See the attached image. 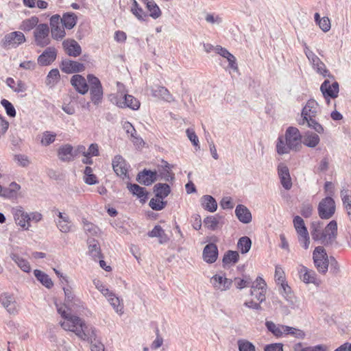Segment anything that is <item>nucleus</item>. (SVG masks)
I'll return each instance as SVG.
<instances>
[{"label": "nucleus", "mask_w": 351, "mask_h": 351, "mask_svg": "<svg viewBox=\"0 0 351 351\" xmlns=\"http://www.w3.org/2000/svg\"><path fill=\"white\" fill-rule=\"evenodd\" d=\"M63 291L66 303L62 305L56 303L58 313L64 319L60 322L62 328L74 332L81 340H93L95 337V328L73 314L82 311V302L73 294L71 287H63Z\"/></svg>", "instance_id": "f257e3e1"}, {"label": "nucleus", "mask_w": 351, "mask_h": 351, "mask_svg": "<svg viewBox=\"0 0 351 351\" xmlns=\"http://www.w3.org/2000/svg\"><path fill=\"white\" fill-rule=\"evenodd\" d=\"M285 141L279 136L276 144L278 154H288L291 150L298 151L302 147V137L297 128L289 127L285 132Z\"/></svg>", "instance_id": "f03ea898"}, {"label": "nucleus", "mask_w": 351, "mask_h": 351, "mask_svg": "<svg viewBox=\"0 0 351 351\" xmlns=\"http://www.w3.org/2000/svg\"><path fill=\"white\" fill-rule=\"evenodd\" d=\"M319 112V107L317 102L314 99H309L302 109V120L300 124L304 125L306 123L308 128L313 129L317 133H324V128L316 121Z\"/></svg>", "instance_id": "7ed1b4c3"}, {"label": "nucleus", "mask_w": 351, "mask_h": 351, "mask_svg": "<svg viewBox=\"0 0 351 351\" xmlns=\"http://www.w3.org/2000/svg\"><path fill=\"white\" fill-rule=\"evenodd\" d=\"M293 223L299 243L305 250H307L310 245V237L303 219L300 216H295Z\"/></svg>", "instance_id": "20e7f679"}, {"label": "nucleus", "mask_w": 351, "mask_h": 351, "mask_svg": "<svg viewBox=\"0 0 351 351\" xmlns=\"http://www.w3.org/2000/svg\"><path fill=\"white\" fill-rule=\"evenodd\" d=\"M87 80L90 84V95L92 102L97 105L101 102L103 99V88L98 77L92 74L87 75Z\"/></svg>", "instance_id": "39448f33"}, {"label": "nucleus", "mask_w": 351, "mask_h": 351, "mask_svg": "<svg viewBox=\"0 0 351 351\" xmlns=\"http://www.w3.org/2000/svg\"><path fill=\"white\" fill-rule=\"evenodd\" d=\"M313 258L317 271L326 274L328 268L329 259L325 249L322 246L316 247L313 253Z\"/></svg>", "instance_id": "423d86ee"}, {"label": "nucleus", "mask_w": 351, "mask_h": 351, "mask_svg": "<svg viewBox=\"0 0 351 351\" xmlns=\"http://www.w3.org/2000/svg\"><path fill=\"white\" fill-rule=\"evenodd\" d=\"M26 40L24 34L21 32H12L5 35L1 42V45L4 49L16 48L24 43Z\"/></svg>", "instance_id": "0eeeda50"}, {"label": "nucleus", "mask_w": 351, "mask_h": 351, "mask_svg": "<svg viewBox=\"0 0 351 351\" xmlns=\"http://www.w3.org/2000/svg\"><path fill=\"white\" fill-rule=\"evenodd\" d=\"M317 210L321 219H330L335 212V203L334 199L330 197L324 198L319 202Z\"/></svg>", "instance_id": "6e6552de"}, {"label": "nucleus", "mask_w": 351, "mask_h": 351, "mask_svg": "<svg viewBox=\"0 0 351 351\" xmlns=\"http://www.w3.org/2000/svg\"><path fill=\"white\" fill-rule=\"evenodd\" d=\"M49 29L47 24L40 23L34 31L35 43L38 46L45 47L50 43Z\"/></svg>", "instance_id": "1a4fd4ad"}, {"label": "nucleus", "mask_w": 351, "mask_h": 351, "mask_svg": "<svg viewBox=\"0 0 351 351\" xmlns=\"http://www.w3.org/2000/svg\"><path fill=\"white\" fill-rule=\"evenodd\" d=\"M320 90L328 104H329L330 98L335 99L339 95V84L336 81L331 82L329 80H326L322 84Z\"/></svg>", "instance_id": "9d476101"}, {"label": "nucleus", "mask_w": 351, "mask_h": 351, "mask_svg": "<svg viewBox=\"0 0 351 351\" xmlns=\"http://www.w3.org/2000/svg\"><path fill=\"white\" fill-rule=\"evenodd\" d=\"M51 36L55 40H62L66 35L65 27L60 22V16L54 14L50 18Z\"/></svg>", "instance_id": "9b49d317"}, {"label": "nucleus", "mask_w": 351, "mask_h": 351, "mask_svg": "<svg viewBox=\"0 0 351 351\" xmlns=\"http://www.w3.org/2000/svg\"><path fill=\"white\" fill-rule=\"evenodd\" d=\"M12 213L16 223L23 230H27L30 227L29 214L21 206L13 208Z\"/></svg>", "instance_id": "f8f14e48"}, {"label": "nucleus", "mask_w": 351, "mask_h": 351, "mask_svg": "<svg viewBox=\"0 0 351 351\" xmlns=\"http://www.w3.org/2000/svg\"><path fill=\"white\" fill-rule=\"evenodd\" d=\"M101 293L108 298L110 305L113 307L114 311L120 315L123 313V304L121 300L117 297L114 293L109 291L108 288L105 287H97Z\"/></svg>", "instance_id": "ddd939ff"}, {"label": "nucleus", "mask_w": 351, "mask_h": 351, "mask_svg": "<svg viewBox=\"0 0 351 351\" xmlns=\"http://www.w3.org/2000/svg\"><path fill=\"white\" fill-rule=\"evenodd\" d=\"M116 105L121 108H129L136 110L140 108V101L131 95H125L123 97H115Z\"/></svg>", "instance_id": "4468645a"}, {"label": "nucleus", "mask_w": 351, "mask_h": 351, "mask_svg": "<svg viewBox=\"0 0 351 351\" xmlns=\"http://www.w3.org/2000/svg\"><path fill=\"white\" fill-rule=\"evenodd\" d=\"M265 326L268 331L270 332L276 338H283L287 337L289 326L276 324L271 321H266Z\"/></svg>", "instance_id": "2eb2a0df"}, {"label": "nucleus", "mask_w": 351, "mask_h": 351, "mask_svg": "<svg viewBox=\"0 0 351 351\" xmlns=\"http://www.w3.org/2000/svg\"><path fill=\"white\" fill-rule=\"evenodd\" d=\"M112 168L117 176L123 178L127 177L128 167L122 156L119 155L114 156L112 160Z\"/></svg>", "instance_id": "dca6fc26"}, {"label": "nucleus", "mask_w": 351, "mask_h": 351, "mask_svg": "<svg viewBox=\"0 0 351 351\" xmlns=\"http://www.w3.org/2000/svg\"><path fill=\"white\" fill-rule=\"evenodd\" d=\"M0 302L10 314L16 313L17 304L14 296L12 294L4 293L0 295Z\"/></svg>", "instance_id": "f3484780"}, {"label": "nucleus", "mask_w": 351, "mask_h": 351, "mask_svg": "<svg viewBox=\"0 0 351 351\" xmlns=\"http://www.w3.org/2000/svg\"><path fill=\"white\" fill-rule=\"evenodd\" d=\"M60 69L65 73H73L84 71L85 66L79 62L66 60L62 62Z\"/></svg>", "instance_id": "a211bd4d"}, {"label": "nucleus", "mask_w": 351, "mask_h": 351, "mask_svg": "<svg viewBox=\"0 0 351 351\" xmlns=\"http://www.w3.org/2000/svg\"><path fill=\"white\" fill-rule=\"evenodd\" d=\"M71 84L77 92L84 95L88 91V85L86 79L81 75L76 74L72 76Z\"/></svg>", "instance_id": "6ab92c4d"}, {"label": "nucleus", "mask_w": 351, "mask_h": 351, "mask_svg": "<svg viewBox=\"0 0 351 351\" xmlns=\"http://www.w3.org/2000/svg\"><path fill=\"white\" fill-rule=\"evenodd\" d=\"M57 51L54 47L47 48L38 58V63L40 66H47L56 58Z\"/></svg>", "instance_id": "aec40b11"}, {"label": "nucleus", "mask_w": 351, "mask_h": 351, "mask_svg": "<svg viewBox=\"0 0 351 351\" xmlns=\"http://www.w3.org/2000/svg\"><path fill=\"white\" fill-rule=\"evenodd\" d=\"M203 259L208 263H215L218 258V247L214 243L206 245L202 253Z\"/></svg>", "instance_id": "412c9836"}, {"label": "nucleus", "mask_w": 351, "mask_h": 351, "mask_svg": "<svg viewBox=\"0 0 351 351\" xmlns=\"http://www.w3.org/2000/svg\"><path fill=\"white\" fill-rule=\"evenodd\" d=\"M278 173L282 186L287 190L290 189L292 186V182L288 167L280 163L278 167Z\"/></svg>", "instance_id": "4be33fe9"}, {"label": "nucleus", "mask_w": 351, "mask_h": 351, "mask_svg": "<svg viewBox=\"0 0 351 351\" xmlns=\"http://www.w3.org/2000/svg\"><path fill=\"white\" fill-rule=\"evenodd\" d=\"M307 58L311 62L313 68L317 70V73L324 77L329 76V71L327 70L326 65L320 60V59L315 55L312 51L306 53Z\"/></svg>", "instance_id": "5701e85b"}, {"label": "nucleus", "mask_w": 351, "mask_h": 351, "mask_svg": "<svg viewBox=\"0 0 351 351\" xmlns=\"http://www.w3.org/2000/svg\"><path fill=\"white\" fill-rule=\"evenodd\" d=\"M62 46L66 53L73 57H77L82 52L80 45L73 39H67L63 41Z\"/></svg>", "instance_id": "b1692460"}, {"label": "nucleus", "mask_w": 351, "mask_h": 351, "mask_svg": "<svg viewBox=\"0 0 351 351\" xmlns=\"http://www.w3.org/2000/svg\"><path fill=\"white\" fill-rule=\"evenodd\" d=\"M337 234V221L332 220L324 229L322 243L330 242L336 238Z\"/></svg>", "instance_id": "393cba45"}, {"label": "nucleus", "mask_w": 351, "mask_h": 351, "mask_svg": "<svg viewBox=\"0 0 351 351\" xmlns=\"http://www.w3.org/2000/svg\"><path fill=\"white\" fill-rule=\"evenodd\" d=\"M58 219L57 221V227L62 232H69L72 228V223L67 214L58 212Z\"/></svg>", "instance_id": "a878e982"}, {"label": "nucleus", "mask_w": 351, "mask_h": 351, "mask_svg": "<svg viewBox=\"0 0 351 351\" xmlns=\"http://www.w3.org/2000/svg\"><path fill=\"white\" fill-rule=\"evenodd\" d=\"M324 223L320 221L311 222L310 226L311 234L314 241H319L322 243L324 235Z\"/></svg>", "instance_id": "bb28decb"}, {"label": "nucleus", "mask_w": 351, "mask_h": 351, "mask_svg": "<svg viewBox=\"0 0 351 351\" xmlns=\"http://www.w3.org/2000/svg\"><path fill=\"white\" fill-rule=\"evenodd\" d=\"M157 173L156 171L150 170H144L139 173L138 175L137 180L143 184L151 185L156 180Z\"/></svg>", "instance_id": "cd10ccee"}, {"label": "nucleus", "mask_w": 351, "mask_h": 351, "mask_svg": "<svg viewBox=\"0 0 351 351\" xmlns=\"http://www.w3.org/2000/svg\"><path fill=\"white\" fill-rule=\"evenodd\" d=\"M58 156L62 161H71L74 158L73 148L66 144L61 146L58 150Z\"/></svg>", "instance_id": "c85d7f7f"}, {"label": "nucleus", "mask_w": 351, "mask_h": 351, "mask_svg": "<svg viewBox=\"0 0 351 351\" xmlns=\"http://www.w3.org/2000/svg\"><path fill=\"white\" fill-rule=\"evenodd\" d=\"M235 214L239 220L243 223H248L252 221L250 211L243 205L240 204L236 207Z\"/></svg>", "instance_id": "c756f323"}, {"label": "nucleus", "mask_w": 351, "mask_h": 351, "mask_svg": "<svg viewBox=\"0 0 351 351\" xmlns=\"http://www.w3.org/2000/svg\"><path fill=\"white\" fill-rule=\"evenodd\" d=\"M77 15L72 12L64 13L63 14L62 17H60V22L67 29H71L73 28L77 23Z\"/></svg>", "instance_id": "7c9ffc66"}, {"label": "nucleus", "mask_w": 351, "mask_h": 351, "mask_svg": "<svg viewBox=\"0 0 351 351\" xmlns=\"http://www.w3.org/2000/svg\"><path fill=\"white\" fill-rule=\"evenodd\" d=\"M300 277L304 283H316V275L315 271L309 270L306 267H303L300 269Z\"/></svg>", "instance_id": "2f4dec72"}, {"label": "nucleus", "mask_w": 351, "mask_h": 351, "mask_svg": "<svg viewBox=\"0 0 351 351\" xmlns=\"http://www.w3.org/2000/svg\"><path fill=\"white\" fill-rule=\"evenodd\" d=\"M239 260V254L237 251L228 250L223 257V266H230L236 264Z\"/></svg>", "instance_id": "473e14b6"}, {"label": "nucleus", "mask_w": 351, "mask_h": 351, "mask_svg": "<svg viewBox=\"0 0 351 351\" xmlns=\"http://www.w3.org/2000/svg\"><path fill=\"white\" fill-rule=\"evenodd\" d=\"M38 21V18L36 16H33L29 19L23 20L20 25L19 28L24 32H29L36 27Z\"/></svg>", "instance_id": "72a5a7b5"}, {"label": "nucleus", "mask_w": 351, "mask_h": 351, "mask_svg": "<svg viewBox=\"0 0 351 351\" xmlns=\"http://www.w3.org/2000/svg\"><path fill=\"white\" fill-rule=\"evenodd\" d=\"M21 189V186L15 182H12L10 184L9 186L3 190V193H2V196L8 197V198H14L16 197L19 195V191Z\"/></svg>", "instance_id": "f704fd0d"}, {"label": "nucleus", "mask_w": 351, "mask_h": 351, "mask_svg": "<svg viewBox=\"0 0 351 351\" xmlns=\"http://www.w3.org/2000/svg\"><path fill=\"white\" fill-rule=\"evenodd\" d=\"M145 3L151 17L156 19L161 16L162 12L154 0H146Z\"/></svg>", "instance_id": "c9c22d12"}, {"label": "nucleus", "mask_w": 351, "mask_h": 351, "mask_svg": "<svg viewBox=\"0 0 351 351\" xmlns=\"http://www.w3.org/2000/svg\"><path fill=\"white\" fill-rule=\"evenodd\" d=\"M152 95L167 101H171L173 99L172 95L165 86H158L156 89L153 90Z\"/></svg>", "instance_id": "e433bc0d"}, {"label": "nucleus", "mask_w": 351, "mask_h": 351, "mask_svg": "<svg viewBox=\"0 0 351 351\" xmlns=\"http://www.w3.org/2000/svg\"><path fill=\"white\" fill-rule=\"evenodd\" d=\"M202 205L205 210L212 213L215 212L217 208V202L210 195H204L202 197Z\"/></svg>", "instance_id": "4c0bfd02"}, {"label": "nucleus", "mask_w": 351, "mask_h": 351, "mask_svg": "<svg viewBox=\"0 0 351 351\" xmlns=\"http://www.w3.org/2000/svg\"><path fill=\"white\" fill-rule=\"evenodd\" d=\"M88 253L94 258H101L103 257L98 241L94 239L88 241Z\"/></svg>", "instance_id": "58836bf2"}, {"label": "nucleus", "mask_w": 351, "mask_h": 351, "mask_svg": "<svg viewBox=\"0 0 351 351\" xmlns=\"http://www.w3.org/2000/svg\"><path fill=\"white\" fill-rule=\"evenodd\" d=\"M319 137L316 134L308 133L306 134L302 140L304 145L309 147H315L319 143Z\"/></svg>", "instance_id": "ea45409f"}, {"label": "nucleus", "mask_w": 351, "mask_h": 351, "mask_svg": "<svg viewBox=\"0 0 351 351\" xmlns=\"http://www.w3.org/2000/svg\"><path fill=\"white\" fill-rule=\"evenodd\" d=\"M12 258L23 271L29 272L30 271V265L26 259L16 254H12Z\"/></svg>", "instance_id": "a19ab883"}, {"label": "nucleus", "mask_w": 351, "mask_h": 351, "mask_svg": "<svg viewBox=\"0 0 351 351\" xmlns=\"http://www.w3.org/2000/svg\"><path fill=\"white\" fill-rule=\"evenodd\" d=\"M252 246L251 239L247 237H243L240 238L237 243V248L242 254L248 252Z\"/></svg>", "instance_id": "79ce46f5"}, {"label": "nucleus", "mask_w": 351, "mask_h": 351, "mask_svg": "<svg viewBox=\"0 0 351 351\" xmlns=\"http://www.w3.org/2000/svg\"><path fill=\"white\" fill-rule=\"evenodd\" d=\"M156 195L161 199L165 198L170 193V186L167 184H157L155 185Z\"/></svg>", "instance_id": "37998d69"}, {"label": "nucleus", "mask_w": 351, "mask_h": 351, "mask_svg": "<svg viewBox=\"0 0 351 351\" xmlns=\"http://www.w3.org/2000/svg\"><path fill=\"white\" fill-rule=\"evenodd\" d=\"M221 219V217L219 216L207 217L204 219V223L207 228L215 230L218 228Z\"/></svg>", "instance_id": "c03bdc74"}, {"label": "nucleus", "mask_w": 351, "mask_h": 351, "mask_svg": "<svg viewBox=\"0 0 351 351\" xmlns=\"http://www.w3.org/2000/svg\"><path fill=\"white\" fill-rule=\"evenodd\" d=\"M150 237H158L160 239V242L162 243L167 240V237L160 226H156L150 232L148 233Z\"/></svg>", "instance_id": "a18cd8bd"}, {"label": "nucleus", "mask_w": 351, "mask_h": 351, "mask_svg": "<svg viewBox=\"0 0 351 351\" xmlns=\"http://www.w3.org/2000/svg\"><path fill=\"white\" fill-rule=\"evenodd\" d=\"M274 279L277 285H287L285 273L280 266H276Z\"/></svg>", "instance_id": "49530a36"}, {"label": "nucleus", "mask_w": 351, "mask_h": 351, "mask_svg": "<svg viewBox=\"0 0 351 351\" xmlns=\"http://www.w3.org/2000/svg\"><path fill=\"white\" fill-rule=\"evenodd\" d=\"M132 5L131 7L132 13L138 19L144 20L147 17V14L143 11V8L139 5L136 0H132Z\"/></svg>", "instance_id": "de8ad7c7"}, {"label": "nucleus", "mask_w": 351, "mask_h": 351, "mask_svg": "<svg viewBox=\"0 0 351 351\" xmlns=\"http://www.w3.org/2000/svg\"><path fill=\"white\" fill-rule=\"evenodd\" d=\"M128 189L131 193L134 195H136L138 197L145 199L147 197V193L144 188L141 187L138 184H130L128 186Z\"/></svg>", "instance_id": "09e8293b"}, {"label": "nucleus", "mask_w": 351, "mask_h": 351, "mask_svg": "<svg viewBox=\"0 0 351 351\" xmlns=\"http://www.w3.org/2000/svg\"><path fill=\"white\" fill-rule=\"evenodd\" d=\"M250 293L254 296L259 302H262L265 300V287H251Z\"/></svg>", "instance_id": "8fccbe9b"}, {"label": "nucleus", "mask_w": 351, "mask_h": 351, "mask_svg": "<svg viewBox=\"0 0 351 351\" xmlns=\"http://www.w3.org/2000/svg\"><path fill=\"white\" fill-rule=\"evenodd\" d=\"M84 180L85 183L89 185L95 184L98 182L97 176L93 173V169L90 167H86L84 170Z\"/></svg>", "instance_id": "3c124183"}, {"label": "nucleus", "mask_w": 351, "mask_h": 351, "mask_svg": "<svg viewBox=\"0 0 351 351\" xmlns=\"http://www.w3.org/2000/svg\"><path fill=\"white\" fill-rule=\"evenodd\" d=\"M35 277L43 285H52V281L47 274L39 269H35L34 271Z\"/></svg>", "instance_id": "603ef678"}, {"label": "nucleus", "mask_w": 351, "mask_h": 351, "mask_svg": "<svg viewBox=\"0 0 351 351\" xmlns=\"http://www.w3.org/2000/svg\"><path fill=\"white\" fill-rule=\"evenodd\" d=\"M239 351H256L254 345L246 339H239L237 341Z\"/></svg>", "instance_id": "864d4df0"}, {"label": "nucleus", "mask_w": 351, "mask_h": 351, "mask_svg": "<svg viewBox=\"0 0 351 351\" xmlns=\"http://www.w3.org/2000/svg\"><path fill=\"white\" fill-rule=\"evenodd\" d=\"M56 137V134L49 132V131H46V132H43V134L40 143L43 145H45V146L49 145L50 144H51L52 143H53L55 141Z\"/></svg>", "instance_id": "5fc2aeb1"}, {"label": "nucleus", "mask_w": 351, "mask_h": 351, "mask_svg": "<svg viewBox=\"0 0 351 351\" xmlns=\"http://www.w3.org/2000/svg\"><path fill=\"white\" fill-rule=\"evenodd\" d=\"M160 197L152 198L149 202L150 207L155 210H160L165 208L166 202Z\"/></svg>", "instance_id": "6e6d98bb"}, {"label": "nucleus", "mask_w": 351, "mask_h": 351, "mask_svg": "<svg viewBox=\"0 0 351 351\" xmlns=\"http://www.w3.org/2000/svg\"><path fill=\"white\" fill-rule=\"evenodd\" d=\"M287 336H291L296 339H303L306 335L305 332L299 328L289 326V330L287 331Z\"/></svg>", "instance_id": "4d7b16f0"}, {"label": "nucleus", "mask_w": 351, "mask_h": 351, "mask_svg": "<svg viewBox=\"0 0 351 351\" xmlns=\"http://www.w3.org/2000/svg\"><path fill=\"white\" fill-rule=\"evenodd\" d=\"M1 104L4 107L8 116L11 117H14L16 116V110L14 106L8 100L3 99L1 101Z\"/></svg>", "instance_id": "13d9d810"}, {"label": "nucleus", "mask_w": 351, "mask_h": 351, "mask_svg": "<svg viewBox=\"0 0 351 351\" xmlns=\"http://www.w3.org/2000/svg\"><path fill=\"white\" fill-rule=\"evenodd\" d=\"M60 78L59 71L57 69H52L47 75V84H53Z\"/></svg>", "instance_id": "bf43d9fd"}, {"label": "nucleus", "mask_w": 351, "mask_h": 351, "mask_svg": "<svg viewBox=\"0 0 351 351\" xmlns=\"http://www.w3.org/2000/svg\"><path fill=\"white\" fill-rule=\"evenodd\" d=\"M211 283L214 285L219 284L220 285H225L226 284H230L231 282L223 274H216L211 278Z\"/></svg>", "instance_id": "052dcab7"}, {"label": "nucleus", "mask_w": 351, "mask_h": 351, "mask_svg": "<svg viewBox=\"0 0 351 351\" xmlns=\"http://www.w3.org/2000/svg\"><path fill=\"white\" fill-rule=\"evenodd\" d=\"M317 25L321 28V29L324 32H327L330 29L331 24L330 21L328 17H322L321 20L319 21Z\"/></svg>", "instance_id": "680f3d73"}, {"label": "nucleus", "mask_w": 351, "mask_h": 351, "mask_svg": "<svg viewBox=\"0 0 351 351\" xmlns=\"http://www.w3.org/2000/svg\"><path fill=\"white\" fill-rule=\"evenodd\" d=\"M95 337L90 341H87L91 343V351H105L104 346L99 341H96L97 334L95 329Z\"/></svg>", "instance_id": "e2e57ef3"}, {"label": "nucleus", "mask_w": 351, "mask_h": 351, "mask_svg": "<svg viewBox=\"0 0 351 351\" xmlns=\"http://www.w3.org/2000/svg\"><path fill=\"white\" fill-rule=\"evenodd\" d=\"M313 212V206L311 204L306 203L303 204L300 208V213L301 215L307 218L309 217Z\"/></svg>", "instance_id": "0e129e2a"}, {"label": "nucleus", "mask_w": 351, "mask_h": 351, "mask_svg": "<svg viewBox=\"0 0 351 351\" xmlns=\"http://www.w3.org/2000/svg\"><path fill=\"white\" fill-rule=\"evenodd\" d=\"M186 135L189 140L191 141L193 145L198 146L199 145V140L197 136L195 131L193 129H187L186 131Z\"/></svg>", "instance_id": "69168bd1"}, {"label": "nucleus", "mask_w": 351, "mask_h": 351, "mask_svg": "<svg viewBox=\"0 0 351 351\" xmlns=\"http://www.w3.org/2000/svg\"><path fill=\"white\" fill-rule=\"evenodd\" d=\"M300 351H328V347L326 345L320 344L302 348Z\"/></svg>", "instance_id": "338daca9"}, {"label": "nucleus", "mask_w": 351, "mask_h": 351, "mask_svg": "<svg viewBox=\"0 0 351 351\" xmlns=\"http://www.w3.org/2000/svg\"><path fill=\"white\" fill-rule=\"evenodd\" d=\"M264 351H283V344L281 343H275L267 345Z\"/></svg>", "instance_id": "774afa93"}]
</instances>
